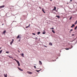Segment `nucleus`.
Segmentation results:
<instances>
[{"label": "nucleus", "instance_id": "1", "mask_svg": "<svg viewBox=\"0 0 77 77\" xmlns=\"http://www.w3.org/2000/svg\"><path fill=\"white\" fill-rule=\"evenodd\" d=\"M72 48V46H71L70 47V48H65V50H69V49H71V48Z\"/></svg>", "mask_w": 77, "mask_h": 77}, {"label": "nucleus", "instance_id": "2", "mask_svg": "<svg viewBox=\"0 0 77 77\" xmlns=\"http://www.w3.org/2000/svg\"><path fill=\"white\" fill-rule=\"evenodd\" d=\"M27 73L29 74H33V72H30L29 71H27Z\"/></svg>", "mask_w": 77, "mask_h": 77}, {"label": "nucleus", "instance_id": "3", "mask_svg": "<svg viewBox=\"0 0 77 77\" xmlns=\"http://www.w3.org/2000/svg\"><path fill=\"white\" fill-rule=\"evenodd\" d=\"M17 63L18 64V65L19 66H20V62H19V61H17Z\"/></svg>", "mask_w": 77, "mask_h": 77}, {"label": "nucleus", "instance_id": "4", "mask_svg": "<svg viewBox=\"0 0 77 77\" xmlns=\"http://www.w3.org/2000/svg\"><path fill=\"white\" fill-rule=\"evenodd\" d=\"M17 68H18V69H19V70H20V71H23V69H21V68H19L18 67Z\"/></svg>", "mask_w": 77, "mask_h": 77}, {"label": "nucleus", "instance_id": "5", "mask_svg": "<svg viewBox=\"0 0 77 77\" xmlns=\"http://www.w3.org/2000/svg\"><path fill=\"white\" fill-rule=\"evenodd\" d=\"M39 65H42V62L41 61H39Z\"/></svg>", "mask_w": 77, "mask_h": 77}, {"label": "nucleus", "instance_id": "6", "mask_svg": "<svg viewBox=\"0 0 77 77\" xmlns=\"http://www.w3.org/2000/svg\"><path fill=\"white\" fill-rule=\"evenodd\" d=\"M21 56L24 57V54L22 53L20 54Z\"/></svg>", "mask_w": 77, "mask_h": 77}, {"label": "nucleus", "instance_id": "7", "mask_svg": "<svg viewBox=\"0 0 77 77\" xmlns=\"http://www.w3.org/2000/svg\"><path fill=\"white\" fill-rule=\"evenodd\" d=\"M73 27H75V25H74V24H72V25L71 26V27L72 28Z\"/></svg>", "mask_w": 77, "mask_h": 77}, {"label": "nucleus", "instance_id": "8", "mask_svg": "<svg viewBox=\"0 0 77 77\" xmlns=\"http://www.w3.org/2000/svg\"><path fill=\"white\" fill-rule=\"evenodd\" d=\"M56 17H57V18H58V19H59V18H60V16H56Z\"/></svg>", "mask_w": 77, "mask_h": 77}, {"label": "nucleus", "instance_id": "9", "mask_svg": "<svg viewBox=\"0 0 77 77\" xmlns=\"http://www.w3.org/2000/svg\"><path fill=\"white\" fill-rule=\"evenodd\" d=\"M5 7V5H2L0 6V8H4Z\"/></svg>", "mask_w": 77, "mask_h": 77}, {"label": "nucleus", "instance_id": "10", "mask_svg": "<svg viewBox=\"0 0 77 77\" xmlns=\"http://www.w3.org/2000/svg\"><path fill=\"white\" fill-rule=\"evenodd\" d=\"M56 9V7H54V8L53 10V11H55Z\"/></svg>", "mask_w": 77, "mask_h": 77}, {"label": "nucleus", "instance_id": "11", "mask_svg": "<svg viewBox=\"0 0 77 77\" xmlns=\"http://www.w3.org/2000/svg\"><path fill=\"white\" fill-rule=\"evenodd\" d=\"M6 32V30H4L3 33L4 34H5V33Z\"/></svg>", "mask_w": 77, "mask_h": 77}, {"label": "nucleus", "instance_id": "12", "mask_svg": "<svg viewBox=\"0 0 77 77\" xmlns=\"http://www.w3.org/2000/svg\"><path fill=\"white\" fill-rule=\"evenodd\" d=\"M49 45H51V46L53 45V44H52V43H51V42L49 43Z\"/></svg>", "mask_w": 77, "mask_h": 77}, {"label": "nucleus", "instance_id": "13", "mask_svg": "<svg viewBox=\"0 0 77 77\" xmlns=\"http://www.w3.org/2000/svg\"><path fill=\"white\" fill-rule=\"evenodd\" d=\"M44 32H42V34H45V30L44 31Z\"/></svg>", "mask_w": 77, "mask_h": 77}, {"label": "nucleus", "instance_id": "14", "mask_svg": "<svg viewBox=\"0 0 77 77\" xmlns=\"http://www.w3.org/2000/svg\"><path fill=\"white\" fill-rule=\"evenodd\" d=\"M41 69H40L39 70H36L35 71H37V72H39V71H41Z\"/></svg>", "mask_w": 77, "mask_h": 77}, {"label": "nucleus", "instance_id": "15", "mask_svg": "<svg viewBox=\"0 0 77 77\" xmlns=\"http://www.w3.org/2000/svg\"><path fill=\"white\" fill-rule=\"evenodd\" d=\"M30 27V24H29V25L27 26H26V29L28 28V27Z\"/></svg>", "mask_w": 77, "mask_h": 77}, {"label": "nucleus", "instance_id": "16", "mask_svg": "<svg viewBox=\"0 0 77 77\" xmlns=\"http://www.w3.org/2000/svg\"><path fill=\"white\" fill-rule=\"evenodd\" d=\"M42 11H43L44 13H45V11H44V8L42 9Z\"/></svg>", "mask_w": 77, "mask_h": 77}, {"label": "nucleus", "instance_id": "17", "mask_svg": "<svg viewBox=\"0 0 77 77\" xmlns=\"http://www.w3.org/2000/svg\"><path fill=\"white\" fill-rule=\"evenodd\" d=\"M52 32L53 33H55V32L54 30H52Z\"/></svg>", "mask_w": 77, "mask_h": 77}, {"label": "nucleus", "instance_id": "18", "mask_svg": "<svg viewBox=\"0 0 77 77\" xmlns=\"http://www.w3.org/2000/svg\"><path fill=\"white\" fill-rule=\"evenodd\" d=\"M40 33H41V32H38L37 34L38 35H39V34Z\"/></svg>", "mask_w": 77, "mask_h": 77}, {"label": "nucleus", "instance_id": "19", "mask_svg": "<svg viewBox=\"0 0 77 77\" xmlns=\"http://www.w3.org/2000/svg\"><path fill=\"white\" fill-rule=\"evenodd\" d=\"M13 60H15V61H16V62H17L18 61L17 60H16V59H13Z\"/></svg>", "mask_w": 77, "mask_h": 77}, {"label": "nucleus", "instance_id": "20", "mask_svg": "<svg viewBox=\"0 0 77 77\" xmlns=\"http://www.w3.org/2000/svg\"><path fill=\"white\" fill-rule=\"evenodd\" d=\"M77 26L75 27L74 28V29L76 30V29H77Z\"/></svg>", "mask_w": 77, "mask_h": 77}, {"label": "nucleus", "instance_id": "21", "mask_svg": "<svg viewBox=\"0 0 77 77\" xmlns=\"http://www.w3.org/2000/svg\"><path fill=\"white\" fill-rule=\"evenodd\" d=\"M19 38H20V35H18L17 37V39Z\"/></svg>", "mask_w": 77, "mask_h": 77}, {"label": "nucleus", "instance_id": "22", "mask_svg": "<svg viewBox=\"0 0 77 77\" xmlns=\"http://www.w3.org/2000/svg\"><path fill=\"white\" fill-rule=\"evenodd\" d=\"M3 51L2 50H1L0 51V54H1V53H2V51Z\"/></svg>", "mask_w": 77, "mask_h": 77}, {"label": "nucleus", "instance_id": "23", "mask_svg": "<svg viewBox=\"0 0 77 77\" xmlns=\"http://www.w3.org/2000/svg\"><path fill=\"white\" fill-rule=\"evenodd\" d=\"M75 39L74 40H73L72 41H71L70 42H73V41H75Z\"/></svg>", "mask_w": 77, "mask_h": 77}, {"label": "nucleus", "instance_id": "24", "mask_svg": "<svg viewBox=\"0 0 77 77\" xmlns=\"http://www.w3.org/2000/svg\"><path fill=\"white\" fill-rule=\"evenodd\" d=\"M13 42H12V41L10 42V44L11 45H12V43H13Z\"/></svg>", "mask_w": 77, "mask_h": 77}, {"label": "nucleus", "instance_id": "25", "mask_svg": "<svg viewBox=\"0 0 77 77\" xmlns=\"http://www.w3.org/2000/svg\"><path fill=\"white\" fill-rule=\"evenodd\" d=\"M4 76L5 77H7V74H6L5 75L4 74Z\"/></svg>", "mask_w": 77, "mask_h": 77}, {"label": "nucleus", "instance_id": "26", "mask_svg": "<svg viewBox=\"0 0 77 77\" xmlns=\"http://www.w3.org/2000/svg\"><path fill=\"white\" fill-rule=\"evenodd\" d=\"M77 24V22H75V24Z\"/></svg>", "mask_w": 77, "mask_h": 77}, {"label": "nucleus", "instance_id": "27", "mask_svg": "<svg viewBox=\"0 0 77 77\" xmlns=\"http://www.w3.org/2000/svg\"><path fill=\"white\" fill-rule=\"evenodd\" d=\"M6 53H7V54H9V52L6 51Z\"/></svg>", "mask_w": 77, "mask_h": 77}, {"label": "nucleus", "instance_id": "28", "mask_svg": "<svg viewBox=\"0 0 77 77\" xmlns=\"http://www.w3.org/2000/svg\"><path fill=\"white\" fill-rule=\"evenodd\" d=\"M50 29H52V30H53V29H54V28H51Z\"/></svg>", "mask_w": 77, "mask_h": 77}, {"label": "nucleus", "instance_id": "29", "mask_svg": "<svg viewBox=\"0 0 77 77\" xmlns=\"http://www.w3.org/2000/svg\"><path fill=\"white\" fill-rule=\"evenodd\" d=\"M34 66V68H35V69H36V66Z\"/></svg>", "mask_w": 77, "mask_h": 77}, {"label": "nucleus", "instance_id": "30", "mask_svg": "<svg viewBox=\"0 0 77 77\" xmlns=\"http://www.w3.org/2000/svg\"><path fill=\"white\" fill-rule=\"evenodd\" d=\"M32 35H35V34L34 33H32Z\"/></svg>", "mask_w": 77, "mask_h": 77}, {"label": "nucleus", "instance_id": "31", "mask_svg": "<svg viewBox=\"0 0 77 77\" xmlns=\"http://www.w3.org/2000/svg\"><path fill=\"white\" fill-rule=\"evenodd\" d=\"M73 30V29H71L70 30V31L71 32H72V31Z\"/></svg>", "mask_w": 77, "mask_h": 77}, {"label": "nucleus", "instance_id": "32", "mask_svg": "<svg viewBox=\"0 0 77 77\" xmlns=\"http://www.w3.org/2000/svg\"><path fill=\"white\" fill-rule=\"evenodd\" d=\"M9 57H10V58H12V57H10V56H9Z\"/></svg>", "mask_w": 77, "mask_h": 77}, {"label": "nucleus", "instance_id": "33", "mask_svg": "<svg viewBox=\"0 0 77 77\" xmlns=\"http://www.w3.org/2000/svg\"><path fill=\"white\" fill-rule=\"evenodd\" d=\"M13 42H14V39H12V41Z\"/></svg>", "mask_w": 77, "mask_h": 77}, {"label": "nucleus", "instance_id": "34", "mask_svg": "<svg viewBox=\"0 0 77 77\" xmlns=\"http://www.w3.org/2000/svg\"><path fill=\"white\" fill-rule=\"evenodd\" d=\"M72 18V17H71L69 19L70 20H71V18Z\"/></svg>", "mask_w": 77, "mask_h": 77}, {"label": "nucleus", "instance_id": "35", "mask_svg": "<svg viewBox=\"0 0 77 77\" xmlns=\"http://www.w3.org/2000/svg\"><path fill=\"white\" fill-rule=\"evenodd\" d=\"M72 36H74V34L72 35Z\"/></svg>", "mask_w": 77, "mask_h": 77}, {"label": "nucleus", "instance_id": "36", "mask_svg": "<svg viewBox=\"0 0 77 77\" xmlns=\"http://www.w3.org/2000/svg\"><path fill=\"white\" fill-rule=\"evenodd\" d=\"M39 8L40 9H41V7H39Z\"/></svg>", "mask_w": 77, "mask_h": 77}, {"label": "nucleus", "instance_id": "37", "mask_svg": "<svg viewBox=\"0 0 77 77\" xmlns=\"http://www.w3.org/2000/svg\"><path fill=\"white\" fill-rule=\"evenodd\" d=\"M71 3V1H70L69 3Z\"/></svg>", "mask_w": 77, "mask_h": 77}, {"label": "nucleus", "instance_id": "38", "mask_svg": "<svg viewBox=\"0 0 77 77\" xmlns=\"http://www.w3.org/2000/svg\"><path fill=\"white\" fill-rule=\"evenodd\" d=\"M71 2H72V0H71L70 1Z\"/></svg>", "mask_w": 77, "mask_h": 77}, {"label": "nucleus", "instance_id": "39", "mask_svg": "<svg viewBox=\"0 0 77 77\" xmlns=\"http://www.w3.org/2000/svg\"><path fill=\"white\" fill-rule=\"evenodd\" d=\"M71 31H69V33H71Z\"/></svg>", "mask_w": 77, "mask_h": 77}, {"label": "nucleus", "instance_id": "40", "mask_svg": "<svg viewBox=\"0 0 77 77\" xmlns=\"http://www.w3.org/2000/svg\"><path fill=\"white\" fill-rule=\"evenodd\" d=\"M4 25V24L3 23V24H2V26H3Z\"/></svg>", "mask_w": 77, "mask_h": 77}, {"label": "nucleus", "instance_id": "41", "mask_svg": "<svg viewBox=\"0 0 77 77\" xmlns=\"http://www.w3.org/2000/svg\"><path fill=\"white\" fill-rule=\"evenodd\" d=\"M50 1H51H51H52V0H50Z\"/></svg>", "mask_w": 77, "mask_h": 77}, {"label": "nucleus", "instance_id": "42", "mask_svg": "<svg viewBox=\"0 0 77 77\" xmlns=\"http://www.w3.org/2000/svg\"><path fill=\"white\" fill-rule=\"evenodd\" d=\"M56 12H57V10H56Z\"/></svg>", "mask_w": 77, "mask_h": 77}, {"label": "nucleus", "instance_id": "43", "mask_svg": "<svg viewBox=\"0 0 77 77\" xmlns=\"http://www.w3.org/2000/svg\"><path fill=\"white\" fill-rule=\"evenodd\" d=\"M12 7H13V6H11Z\"/></svg>", "mask_w": 77, "mask_h": 77}, {"label": "nucleus", "instance_id": "44", "mask_svg": "<svg viewBox=\"0 0 77 77\" xmlns=\"http://www.w3.org/2000/svg\"><path fill=\"white\" fill-rule=\"evenodd\" d=\"M1 49V48H0V49Z\"/></svg>", "mask_w": 77, "mask_h": 77}, {"label": "nucleus", "instance_id": "45", "mask_svg": "<svg viewBox=\"0 0 77 77\" xmlns=\"http://www.w3.org/2000/svg\"><path fill=\"white\" fill-rule=\"evenodd\" d=\"M76 22H77V20H76Z\"/></svg>", "mask_w": 77, "mask_h": 77}]
</instances>
